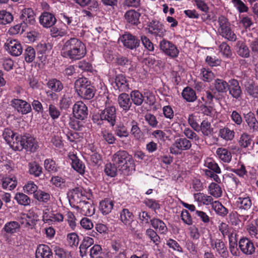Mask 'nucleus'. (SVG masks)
<instances>
[{"instance_id": "nucleus-1", "label": "nucleus", "mask_w": 258, "mask_h": 258, "mask_svg": "<svg viewBox=\"0 0 258 258\" xmlns=\"http://www.w3.org/2000/svg\"><path fill=\"white\" fill-rule=\"evenodd\" d=\"M62 56L72 60L83 58L86 53L85 44L76 38H71L63 44L61 50Z\"/></svg>"}, {"instance_id": "nucleus-2", "label": "nucleus", "mask_w": 258, "mask_h": 258, "mask_svg": "<svg viewBox=\"0 0 258 258\" xmlns=\"http://www.w3.org/2000/svg\"><path fill=\"white\" fill-rule=\"evenodd\" d=\"M112 162L119 168L120 173L127 174L130 168L134 166L132 157L125 150H119L112 156Z\"/></svg>"}, {"instance_id": "nucleus-3", "label": "nucleus", "mask_w": 258, "mask_h": 258, "mask_svg": "<svg viewBox=\"0 0 258 258\" xmlns=\"http://www.w3.org/2000/svg\"><path fill=\"white\" fill-rule=\"evenodd\" d=\"M116 119V110L115 106H106L104 109L100 110L98 113L92 115V121L94 123L99 125L103 124L107 122L111 126L115 125Z\"/></svg>"}, {"instance_id": "nucleus-4", "label": "nucleus", "mask_w": 258, "mask_h": 258, "mask_svg": "<svg viewBox=\"0 0 258 258\" xmlns=\"http://www.w3.org/2000/svg\"><path fill=\"white\" fill-rule=\"evenodd\" d=\"M219 28L218 31L220 35L231 41H235L237 37L236 34L230 28V24L228 19L223 16H221L218 20Z\"/></svg>"}, {"instance_id": "nucleus-5", "label": "nucleus", "mask_w": 258, "mask_h": 258, "mask_svg": "<svg viewBox=\"0 0 258 258\" xmlns=\"http://www.w3.org/2000/svg\"><path fill=\"white\" fill-rule=\"evenodd\" d=\"M191 147L190 141L185 138H180L176 139L170 147V152L172 154L179 155L183 151H186Z\"/></svg>"}, {"instance_id": "nucleus-6", "label": "nucleus", "mask_w": 258, "mask_h": 258, "mask_svg": "<svg viewBox=\"0 0 258 258\" xmlns=\"http://www.w3.org/2000/svg\"><path fill=\"white\" fill-rule=\"evenodd\" d=\"M160 49L162 52L171 58H176L178 56L179 51L177 47L171 42L163 39L159 42Z\"/></svg>"}, {"instance_id": "nucleus-7", "label": "nucleus", "mask_w": 258, "mask_h": 258, "mask_svg": "<svg viewBox=\"0 0 258 258\" xmlns=\"http://www.w3.org/2000/svg\"><path fill=\"white\" fill-rule=\"evenodd\" d=\"M120 219L124 225L132 232L135 231V225H137V222L134 220V216L132 212L127 209H123L120 213Z\"/></svg>"}, {"instance_id": "nucleus-8", "label": "nucleus", "mask_w": 258, "mask_h": 258, "mask_svg": "<svg viewBox=\"0 0 258 258\" xmlns=\"http://www.w3.org/2000/svg\"><path fill=\"white\" fill-rule=\"evenodd\" d=\"M148 26L149 32L155 36L163 37L166 33L164 25L156 20H152Z\"/></svg>"}, {"instance_id": "nucleus-9", "label": "nucleus", "mask_w": 258, "mask_h": 258, "mask_svg": "<svg viewBox=\"0 0 258 258\" xmlns=\"http://www.w3.org/2000/svg\"><path fill=\"white\" fill-rule=\"evenodd\" d=\"M238 246L241 252L245 255H252L255 252V248L253 242L247 238H241L238 242Z\"/></svg>"}, {"instance_id": "nucleus-10", "label": "nucleus", "mask_w": 258, "mask_h": 258, "mask_svg": "<svg viewBox=\"0 0 258 258\" xmlns=\"http://www.w3.org/2000/svg\"><path fill=\"white\" fill-rule=\"evenodd\" d=\"M73 113L79 119L83 120L88 115V108L82 101H77L73 107Z\"/></svg>"}, {"instance_id": "nucleus-11", "label": "nucleus", "mask_w": 258, "mask_h": 258, "mask_svg": "<svg viewBox=\"0 0 258 258\" xmlns=\"http://www.w3.org/2000/svg\"><path fill=\"white\" fill-rule=\"evenodd\" d=\"M228 90L231 96L238 101L242 99V92L239 82L236 79H231L229 81Z\"/></svg>"}, {"instance_id": "nucleus-12", "label": "nucleus", "mask_w": 258, "mask_h": 258, "mask_svg": "<svg viewBox=\"0 0 258 258\" xmlns=\"http://www.w3.org/2000/svg\"><path fill=\"white\" fill-rule=\"evenodd\" d=\"M123 45L130 49H136L140 45V40L130 33H125L120 38Z\"/></svg>"}, {"instance_id": "nucleus-13", "label": "nucleus", "mask_w": 258, "mask_h": 258, "mask_svg": "<svg viewBox=\"0 0 258 258\" xmlns=\"http://www.w3.org/2000/svg\"><path fill=\"white\" fill-rule=\"evenodd\" d=\"M5 46L8 52L13 56H18L22 53L23 48L22 45L17 40H8Z\"/></svg>"}, {"instance_id": "nucleus-14", "label": "nucleus", "mask_w": 258, "mask_h": 258, "mask_svg": "<svg viewBox=\"0 0 258 258\" xmlns=\"http://www.w3.org/2000/svg\"><path fill=\"white\" fill-rule=\"evenodd\" d=\"M12 105L18 112L22 114H27L31 111L30 104L21 99H14Z\"/></svg>"}, {"instance_id": "nucleus-15", "label": "nucleus", "mask_w": 258, "mask_h": 258, "mask_svg": "<svg viewBox=\"0 0 258 258\" xmlns=\"http://www.w3.org/2000/svg\"><path fill=\"white\" fill-rule=\"evenodd\" d=\"M56 22V19L54 15L49 12H43L39 17V22L45 28L53 26Z\"/></svg>"}, {"instance_id": "nucleus-16", "label": "nucleus", "mask_w": 258, "mask_h": 258, "mask_svg": "<svg viewBox=\"0 0 258 258\" xmlns=\"http://www.w3.org/2000/svg\"><path fill=\"white\" fill-rule=\"evenodd\" d=\"M114 83L115 87L120 92H126L130 90L128 81L126 77L122 74H118L116 76Z\"/></svg>"}, {"instance_id": "nucleus-17", "label": "nucleus", "mask_w": 258, "mask_h": 258, "mask_svg": "<svg viewBox=\"0 0 258 258\" xmlns=\"http://www.w3.org/2000/svg\"><path fill=\"white\" fill-rule=\"evenodd\" d=\"M117 103L119 107L125 112L130 109L132 105L130 95L125 92L120 94L118 96Z\"/></svg>"}, {"instance_id": "nucleus-18", "label": "nucleus", "mask_w": 258, "mask_h": 258, "mask_svg": "<svg viewBox=\"0 0 258 258\" xmlns=\"http://www.w3.org/2000/svg\"><path fill=\"white\" fill-rule=\"evenodd\" d=\"M213 249H216L218 253L223 258L228 257V252L225 243L220 239H216L211 241Z\"/></svg>"}, {"instance_id": "nucleus-19", "label": "nucleus", "mask_w": 258, "mask_h": 258, "mask_svg": "<svg viewBox=\"0 0 258 258\" xmlns=\"http://www.w3.org/2000/svg\"><path fill=\"white\" fill-rule=\"evenodd\" d=\"M35 15L31 8H25L22 10L20 19L23 21L24 25L29 23L34 24L35 22Z\"/></svg>"}, {"instance_id": "nucleus-20", "label": "nucleus", "mask_w": 258, "mask_h": 258, "mask_svg": "<svg viewBox=\"0 0 258 258\" xmlns=\"http://www.w3.org/2000/svg\"><path fill=\"white\" fill-rule=\"evenodd\" d=\"M36 258H52L53 255L50 247L46 244H40L35 252Z\"/></svg>"}, {"instance_id": "nucleus-21", "label": "nucleus", "mask_w": 258, "mask_h": 258, "mask_svg": "<svg viewBox=\"0 0 258 258\" xmlns=\"http://www.w3.org/2000/svg\"><path fill=\"white\" fill-rule=\"evenodd\" d=\"M23 143L24 149L27 151L35 152L37 149V143L35 139L31 136H23Z\"/></svg>"}, {"instance_id": "nucleus-22", "label": "nucleus", "mask_w": 258, "mask_h": 258, "mask_svg": "<svg viewBox=\"0 0 258 258\" xmlns=\"http://www.w3.org/2000/svg\"><path fill=\"white\" fill-rule=\"evenodd\" d=\"M236 205L239 210L247 211L250 209L252 206V202L248 196L245 197H240L236 199Z\"/></svg>"}, {"instance_id": "nucleus-23", "label": "nucleus", "mask_w": 258, "mask_h": 258, "mask_svg": "<svg viewBox=\"0 0 258 258\" xmlns=\"http://www.w3.org/2000/svg\"><path fill=\"white\" fill-rule=\"evenodd\" d=\"M244 118L250 130L252 132L258 131V121L253 112L250 111L245 114Z\"/></svg>"}, {"instance_id": "nucleus-24", "label": "nucleus", "mask_w": 258, "mask_h": 258, "mask_svg": "<svg viewBox=\"0 0 258 258\" xmlns=\"http://www.w3.org/2000/svg\"><path fill=\"white\" fill-rule=\"evenodd\" d=\"M216 156L224 163H229L232 159L231 152L226 148H218L216 151Z\"/></svg>"}, {"instance_id": "nucleus-25", "label": "nucleus", "mask_w": 258, "mask_h": 258, "mask_svg": "<svg viewBox=\"0 0 258 258\" xmlns=\"http://www.w3.org/2000/svg\"><path fill=\"white\" fill-rule=\"evenodd\" d=\"M141 16L140 13L133 10L127 11L124 14V18L126 22L133 25H137L140 23L139 18Z\"/></svg>"}, {"instance_id": "nucleus-26", "label": "nucleus", "mask_w": 258, "mask_h": 258, "mask_svg": "<svg viewBox=\"0 0 258 258\" xmlns=\"http://www.w3.org/2000/svg\"><path fill=\"white\" fill-rule=\"evenodd\" d=\"M114 201L109 199H105L100 202L99 210L104 215L109 214L113 209Z\"/></svg>"}, {"instance_id": "nucleus-27", "label": "nucleus", "mask_w": 258, "mask_h": 258, "mask_svg": "<svg viewBox=\"0 0 258 258\" xmlns=\"http://www.w3.org/2000/svg\"><path fill=\"white\" fill-rule=\"evenodd\" d=\"M236 50L237 54L242 57L248 58L250 56V50L243 41L239 40L236 42Z\"/></svg>"}, {"instance_id": "nucleus-28", "label": "nucleus", "mask_w": 258, "mask_h": 258, "mask_svg": "<svg viewBox=\"0 0 258 258\" xmlns=\"http://www.w3.org/2000/svg\"><path fill=\"white\" fill-rule=\"evenodd\" d=\"M78 207L81 209V212L82 214L90 216L93 215L95 213V209L94 206L89 202L86 201H80Z\"/></svg>"}, {"instance_id": "nucleus-29", "label": "nucleus", "mask_w": 258, "mask_h": 258, "mask_svg": "<svg viewBox=\"0 0 258 258\" xmlns=\"http://www.w3.org/2000/svg\"><path fill=\"white\" fill-rule=\"evenodd\" d=\"M150 223L153 228L158 233L166 234L167 232V227L162 220L158 218H153L150 220Z\"/></svg>"}, {"instance_id": "nucleus-30", "label": "nucleus", "mask_w": 258, "mask_h": 258, "mask_svg": "<svg viewBox=\"0 0 258 258\" xmlns=\"http://www.w3.org/2000/svg\"><path fill=\"white\" fill-rule=\"evenodd\" d=\"M47 87L51 91L59 93L63 88V85L61 82L55 78L49 79L46 83Z\"/></svg>"}, {"instance_id": "nucleus-31", "label": "nucleus", "mask_w": 258, "mask_h": 258, "mask_svg": "<svg viewBox=\"0 0 258 258\" xmlns=\"http://www.w3.org/2000/svg\"><path fill=\"white\" fill-rule=\"evenodd\" d=\"M2 182V187L10 190L14 189L17 185V178L15 176L4 177Z\"/></svg>"}, {"instance_id": "nucleus-32", "label": "nucleus", "mask_w": 258, "mask_h": 258, "mask_svg": "<svg viewBox=\"0 0 258 258\" xmlns=\"http://www.w3.org/2000/svg\"><path fill=\"white\" fill-rule=\"evenodd\" d=\"M218 135L225 141H230L234 139L235 132L233 130L225 126L219 130Z\"/></svg>"}, {"instance_id": "nucleus-33", "label": "nucleus", "mask_w": 258, "mask_h": 258, "mask_svg": "<svg viewBox=\"0 0 258 258\" xmlns=\"http://www.w3.org/2000/svg\"><path fill=\"white\" fill-rule=\"evenodd\" d=\"M130 98L132 100V104L134 103L137 106L141 105L145 99L144 95L139 90H134L130 94Z\"/></svg>"}, {"instance_id": "nucleus-34", "label": "nucleus", "mask_w": 258, "mask_h": 258, "mask_svg": "<svg viewBox=\"0 0 258 258\" xmlns=\"http://www.w3.org/2000/svg\"><path fill=\"white\" fill-rule=\"evenodd\" d=\"M71 159L72 160V167L80 174H84L85 172V165L83 163L82 161L79 160L75 155H73L71 156Z\"/></svg>"}, {"instance_id": "nucleus-35", "label": "nucleus", "mask_w": 258, "mask_h": 258, "mask_svg": "<svg viewBox=\"0 0 258 258\" xmlns=\"http://www.w3.org/2000/svg\"><path fill=\"white\" fill-rule=\"evenodd\" d=\"M201 132L205 136H210L213 132L211 122L207 120H204L199 125V132Z\"/></svg>"}, {"instance_id": "nucleus-36", "label": "nucleus", "mask_w": 258, "mask_h": 258, "mask_svg": "<svg viewBox=\"0 0 258 258\" xmlns=\"http://www.w3.org/2000/svg\"><path fill=\"white\" fill-rule=\"evenodd\" d=\"M194 196L196 201L203 205H212L214 202H213V199L211 196L205 195L203 193L199 192L195 194Z\"/></svg>"}, {"instance_id": "nucleus-37", "label": "nucleus", "mask_w": 258, "mask_h": 258, "mask_svg": "<svg viewBox=\"0 0 258 258\" xmlns=\"http://www.w3.org/2000/svg\"><path fill=\"white\" fill-rule=\"evenodd\" d=\"M94 239L89 236H86L84 238L82 243L80 245V252L81 255L83 256L86 254L87 249L94 244Z\"/></svg>"}, {"instance_id": "nucleus-38", "label": "nucleus", "mask_w": 258, "mask_h": 258, "mask_svg": "<svg viewBox=\"0 0 258 258\" xmlns=\"http://www.w3.org/2000/svg\"><path fill=\"white\" fill-rule=\"evenodd\" d=\"M90 85V82L86 78H80L75 81V88L78 94H79L81 91H83Z\"/></svg>"}, {"instance_id": "nucleus-39", "label": "nucleus", "mask_w": 258, "mask_h": 258, "mask_svg": "<svg viewBox=\"0 0 258 258\" xmlns=\"http://www.w3.org/2000/svg\"><path fill=\"white\" fill-rule=\"evenodd\" d=\"M182 96L187 102H194L197 99L195 91L191 88H185L182 92Z\"/></svg>"}, {"instance_id": "nucleus-40", "label": "nucleus", "mask_w": 258, "mask_h": 258, "mask_svg": "<svg viewBox=\"0 0 258 258\" xmlns=\"http://www.w3.org/2000/svg\"><path fill=\"white\" fill-rule=\"evenodd\" d=\"M229 82L220 79H217L214 81V87L219 93H225L229 87Z\"/></svg>"}, {"instance_id": "nucleus-41", "label": "nucleus", "mask_w": 258, "mask_h": 258, "mask_svg": "<svg viewBox=\"0 0 258 258\" xmlns=\"http://www.w3.org/2000/svg\"><path fill=\"white\" fill-rule=\"evenodd\" d=\"M20 228L19 223L16 221H11L7 223L4 228V230L8 233H16Z\"/></svg>"}, {"instance_id": "nucleus-42", "label": "nucleus", "mask_w": 258, "mask_h": 258, "mask_svg": "<svg viewBox=\"0 0 258 258\" xmlns=\"http://www.w3.org/2000/svg\"><path fill=\"white\" fill-rule=\"evenodd\" d=\"M200 76L204 82H210L214 78V74L208 68H203L201 69Z\"/></svg>"}, {"instance_id": "nucleus-43", "label": "nucleus", "mask_w": 258, "mask_h": 258, "mask_svg": "<svg viewBox=\"0 0 258 258\" xmlns=\"http://www.w3.org/2000/svg\"><path fill=\"white\" fill-rule=\"evenodd\" d=\"M14 199L19 205L27 206L31 203L30 199L25 194L22 192L17 193Z\"/></svg>"}, {"instance_id": "nucleus-44", "label": "nucleus", "mask_w": 258, "mask_h": 258, "mask_svg": "<svg viewBox=\"0 0 258 258\" xmlns=\"http://www.w3.org/2000/svg\"><path fill=\"white\" fill-rule=\"evenodd\" d=\"M78 95L84 99L90 100L92 99L95 95L94 88L91 85H89L87 88H86Z\"/></svg>"}, {"instance_id": "nucleus-45", "label": "nucleus", "mask_w": 258, "mask_h": 258, "mask_svg": "<svg viewBox=\"0 0 258 258\" xmlns=\"http://www.w3.org/2000/svg\"><path fill=\"white\" fill-rule=\"evenodd\" d=\"M12 14L6 11H0V24L6 25L11 23L13 21Z\"/></svg>"}, {"instance_id": "nucleus-46", "label": "nucleus", "mask_w": 258, "mask_h": 258, "mask_svg": "<svg viewBox=\"0 0 258 258\" xmlns=\"http://www.w3.org/2000/svg\"><path fill=\"white\" fill-rule=\"evenodd\" d=\"M212 207L215 212L221 216H224L228 214V210L218 201L214 202Z\"/></svg>"}, {"instance_id": "nucleus-47", "label": "nucleus", "mask_w": 258, "mask_h": 258, "mask_svg": "<svg viewBox=\"0 0 258 258\" xmlns=\"http://www.w3.org/2000/svg\"><path fill=\"white\" fill-rule=\"evenodd\" d=\"M29 172L30 174L38 177L42 172V168L36 162L29 163L28 164Z\"/></svg>"}, {"instance_id": "nucleus-48", "label": "nucleus", "mask_w": 258, "mask_h": 258, "mask_svg": "<svg viewBox=\"0 0 258 258\" xmlns=\"http://www.w3.org/2000/svg\"><path fill=\"white\" fill-rule=\"evenodd\" d=\"M23 143V136L17 135L9 146L15 151H21L24 149Z\"/></svg>"}, {"instance_id": "nucleus-49", "label": "nucleus", "mask_w": 258, "mask_h": 258, "mask_svg": "<svg viewBox=\"0 0 258 258\" xmlns=\"http://www.w3.org/2000/svg\"><path fill=\"white\" fill-rule=\"evenodd\" d=\"M73 102L71 97L67 93H66L62 96L59 101V108L61 109L66 110L70 108Z\"/></svg>"}, {"instance_id": "nucleus-50", "label": "nucleus", "mask_w": 258, "mask_h": 258, "mask_svg": "<svg viewBox=\"0 0 258 258\" xmlns=\"http://www.w3.org/2000/svg\"><path fill=\"white\" fill-rule=\"evenodd\" d=\"M252 142L251 136L247 133H243L239 138L238 143L242 148H247L249 146Z\"/></svg>"}, {"instance_id": "nucleus-51", "label": "nucleus", "mask_w": 258, "mask_h": 258, "mask_svg": "<svg viewBox=\"0 0 258 258\" xmlns=\"http://www.w3.org/2000/svg\"><path fill=\"white\" fill-rule=\"evenodd\" d=\"M24 55L25 60L27 63L32 62L35 58V50L31 46H28L25 50Z\"/></svg>"}, {"instance_id": "nucleus-52", "label": "nucleus", "mask_w": 258, "mask_h": 258, "mask_svg": "<svg viewBox=\"0 0 258 258\" xmlns=\"http://www.w3.org/2000/svg\"><path fill=\"white\" fill-rule=\"evenodd\" d=\"M104 172L106 175L110 177H114L116 175L117 172H119V168L116 166H114L112 163L106 164L104 168Z\"/></svg>"}, {"instance_id": "nucleus-53", "label": "nucleus", "mask_w": 258, "mask_h": 258, "mask_svg": "<svg viewBox=\"0 0 258 258\" xmlns=\"http://www.w3.org/2000/svg\"><path fill=\"white\" fill-rule=\"evenodd\" d=\"M210 194L215 198H219L221 196L222 191L219 185L216 183L212 182L209 186Z\"/></svg>"}, {"instance_id": "nucleus-54", "label": "nucleus", "mask_w": 258, "mask_h": 258, "mask_svg": "<svg viewBox=\"0 0 258 258\" xmlns=\"http://www.w3.org/2000/svg\"><path fill=\"white\" fill-rule=\"evenodd\" d=\"M44 166L45 170L50 173H55L57 171L58 167L52 159H46L44 161Z\"/></svg>"}, {"instance_id": "nucleus-55", "label": "nucleus", "mask_w": 258, "mask_h": 258, "mask_svg": "<svg viewBox=\"0 0 258 258\" xmlns=\"http://www.w3.org/2000/svg\"><path fill=\"white\" fill-rule=\"evenodd\" d=\"M247 94L254 98H258V86L254 84H248L245 86Z\"/></svg>"}, {"instance_id": "nucleus-56", "label": "nucleus", "mask_w": 258, "mask_h": 258, "mask_svg": "<svg viewBox=\"0 0 258 258\" xmlns=\"http://www.w3.org/2000/svg\"><path fill=\"white\" fill-rule=\"evenodd\" d=\"M34 198L40 202L47 203L50 200V195L48 192L39 190L35 194Z\"/></svg>"}, {"instance_id": "nucleus-57", "label": "nucleus", "mask_w": 258, "mask_h": 258, "mask_svg": "<svg viewBox=\"0 0 258 258\" xmlns=\"http://www.w3.org/2000/svg\"><path fill=\"white\" fill-rule=\"evenodd\" d=\"M17 136L13 131L10 128H5L4 131L3 136L5 140L10 145L12 141L14 140V138Z\"/></svg>"}, {"instance_id": "nucleus-58", "label": "nucleus", "mask_w": 258, "mask_h": 258, "mask_svg": "<svg viewBox=\"0 0 258 258\" xmlns=\"http://www.w3.org/2000/svg\"><path fill=\"white\" fill-rule=\"evenodd\" d=\"M230 171L242 178H244L247 173L245 166L241 163H239L236 168H232Z\"/></svg>"}, {"instance_id": "nucleus-59", "label": "nucleus", "mask_w": 258, "mask_h": 258, "mask_svg": "<svg viewBox=\"0 0 258 258\" xmlns=\"http://www.w3.org/2000/svg\"><path fill=\"white\" fill-rule=\"evenodd\" d=\"M48 113L51 118L55 120L58 118L60 115V112L57 107L54 104H50L48 106Z\"/></svg>"}, {"instance_id": "nucleus-60", "label": "nucleus", "mask_w": 258, "mask_h": 258, "mask_svg": "<svg viewBox=\"0 0 258 258\" xmlns=\"http://www.w3.org/2000/svg\"><path fill=\"white\" fill-rule=\"evenodd\" d=\"M220 52L225 57L228 58L232 55L230 46L226 43L222 42L219 46Z\"/></svg>"}, {"instance_id": "nucleus-61", "label": "nucleus", "mask_w": 258, "mask_h": 258, "mask_svg": "<svg viewBox=\"0 0 258 258\" xmlns=\"http://www.w3.org/2000/svg\"><path fill=\"white\" fill-rule=\"evenodd\" d=\"M115 133L120 138L127 137L129 135L127 128L123 124H119L115 127Z\"/></svg>"}, {"instance_id": "nucleus-62", "label": "nucleus", "mask_w": 258, "mask_h": 258, "mask_svg": "<svg viewBox=\"0 0 258 258\" xmlns=\"http://www.w3.org/2000/svg\"><path fill=\"white\" fill-rule=\"evenodd\" d=\"M146 234L155 244L157 245L160 242V237L156 232L151 228L147 229L146 231Z\"/></svg>"}, {"instance_id": "nucleus-63", "label": "nucleus", "mask_w": 258, "mask_h": 258, "mask_svg": "<svg viewBox=\"0 0 258 258\" xmlns=\"http://www.w3.org/2000/svg\"><path fill=\"white\" fill-rule=\"evenodd\" d=\"M205 166L208 168V170H210L211 171L216 173H221V169L219 167L218 164L214 161L209 160H207L205 163Z\"/></svg>"}, {"instance_id": "nucleus-64", "label": "nucleus", "mask_w": 258, "mask_h": 258, "mask_svg": "<svg viewBox=\"0 0 258 258\" xmlns=\"http://www.w3.org/2000/svg\"><path fill=\"white\" fill-rule=\"evenodd\" d=\"M55 254L60 258H71V252L64 250L62 248L55 246L54 248Z\"/></svg>"}]
</instances>
